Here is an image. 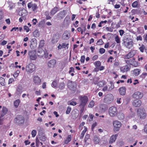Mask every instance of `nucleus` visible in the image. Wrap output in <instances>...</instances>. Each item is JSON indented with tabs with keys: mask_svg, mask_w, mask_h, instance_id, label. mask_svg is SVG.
Listing matches in <instances>:
<instances>
[{
	"mask_svg": "<svg viewBox=\"0 0 147 147\" xmlns=\"http://www.w3.org/2000/svg\"><path fill=\"white\" fill-rule=\"evenodd\" d=\"M71 110V108L69 107H67V110L66 111V114H69Z\"/></svg>",
	"mask_w": 147,
	"mask_h": 147,
	"instance_id": "nucleus-45",
	"label": "nucleus"
},
{
	"mask_svg": "<svg viewBox=\"0 0 147 147\" xmlns=\"http://www.w3.org/2000/svg\"><path fill=\"white\" fill-rule=\"evenodd\" d=\"M56 61L55 59H53L49 61L48 62L47 65L49 67L53 68L55 67L56 63Z\"/></svg>",
	"mask_w": 147,
	"mask_h": 147,
	"instance_id": "nucleus-15",
	"label": "nucleus"
},
{
	"mask_svg": "<svg viewBox=\"0 0 147 147\" xmlns=\"http://www.w3.org/2000/svg\"><path fill=\"white\" fill-rule=\"evenodd\" d=\"M44 52H45V54H44V55H45V58H47L48 57V53H47V50L46 49H45L44 51Z\"/></svg>",
	"mask_w": 147,
	"mask_h": 147,
	"instance_id": "nucleus-53",
	"label": "nucleus"
},
{
	"mask_svg": "<svg viewBox=\"0 0 147 147\" xmlns=\"http://www.w3.org/2000/svg\"><path fill=\"white\" fill-rule=\"evenodd\" d=\"M22 92V88L21 86H18L17 89L16 93L17 94H21Z\"/></svg>",
	"mask_w": 147,
	"mask_h": 147,
	"instance_id": "nucleus-29",
	"label": "nucleus"
},
{
	"mask_svg": "<svg viewBox=\"0 0 147 147\" xmlns=\"http://www.w3.org/2000/svg\"><path fill=\"white\" fill-rule=\"evenodd\" d=\"M90 137V136L88 134H87L85 136L84 138V141L85 142H86V141L88 140V139Z\"/></svg>",
	"mask_w": 147,
	"mask_h": 147,
	"instance_id": "nucleus-50",
	"label": "nucleus"
},
{
	"mask_svg": "<svg viewBox=\"0 0 147 147\" xmlns=\"http://www.w3.org/2000/svg\"><path fill=\"white\" fill-rule=\"evenodd\" d=\"M20 103V100L19 99H17L14 102V106L16 107H17Z\"/></svg>",
	"mask_w": 147,
	"mask_h": 147,
	"instance_id": "nucleus-34",
	"label": "nucleus"
},
{
	"mask_svg": "<svg viewBox=\"0 0 147 147\" xmlns=\"http://www.w3.org/2000/svg\"><path fill=\"white\" fill-rule=\"evenodd\" d=\"M7 43V41L4 40L1 42V44L2 45H4L6 44Z\"/></svg>",
	"mask_w": 147,
	"mask_h": 147,
	"instance_id": "nucleus-62",
	"label": "nucleus"
},
{
	"mask_svg": "<svg viewBox=\"0 0 147 147\" xmlns=\"http://www.w3.org/2000/svg\"><path fill=\"white\" fill-rule=\"evenodd\" d=\"M140 70L139 69H135L134 70V74L135 76H138L140 73Z\"/></svg>",
	"mask_w": 147,
	"mask_h": 147,
	"instance_id": "nucleus-32",
	"label": "nucleus"
},
{
	"mask_svg": "<svg viewBox=\"0 0 147 147\" xmlns=\"http://www.w3.org/2000/svg\"><path fill=\"white\" fill-rule=\"evenodd\" d=\"M85 59V56L84 55L82 56L81 57L80 61L82 63H84Z\"/></svg>",
	"mask_w": 147,
	"mask_h": 147,
	"instance_id": "nucleus-52",
	"label": "nucleus"
},
{
	"mask_svg": "<svg viewBox=\"0 0 147 147\" xmlns=\"http://www.w3.org/2000/svg\"><path fill=\"white\" fill-rule=\"evenodd\" d=\"M137 115L140 119H144L146 116V113L143 109H139L137 111Z\"/></svg>",
	"mask_w": 147,
	"mask_h": 147,
	"instance_id": "nucleus-4",
	"label": "nucleus"
},
{
	"mask_svg": "<svg viewBox=\"0 0 147 147\" xmlns=\"http://www.w3.org/2000/svg\"><path fill=\"white\" fill-rule=\"evenodd\" d=\"M44 40H41L40 41L39 47H41L44 45Z\"/></svg>",
	"mask_w": 147,
	"mask_h": 147,
	"instance_id": "nucleus-56",
	"label": "nucleus"
},
{
	"mask_svg": "<svg viewBox=\"0 0 147 147\" xmlns=\"http://www.w3.org/2000/svg\"><path fill=\"white\" fill-rule=\"evenodd\" d=\"M145 49V46L143 45H142L140 47L139 49L141 52H143Z\"/></svg>",
	"mask_w": 147,
	"mask_h": 147,
	"instance_id": "nucleus-40",
	"label": "nucleus"
},
{
	"mask_svg": "<svg viewBox=\"0 0 147 147\" xmlns=\"http://www.w3.org/2000/svg\"><path fill=\"white\" fill-rule=\"evenodd\" d=\"M45 54L44 51L42 49L41 47H39L38 51V55L40 57H43Z\"/></svg>",
	"mask_w": 147,
	"mask_h": 147,
	"instance_id": "nucleus-21",
	"label": "nucleus"
},
{
	"mask_svg": "<svg viewBox=\"0 0 147 147\" xmlns=\"http://www.w3.org/2000/svg\"><path fill=\"white\" fill-rule=\"evenodd\" d=\"M94 64L95 65V66L96 67V68L95 69V70L96 71H97L98 70H97L96 69H98L99 68V67L101 64V62L99 61H97L94 63Z\"/></svg>",
	"mask_w": 147,
	"mask_h": 147,
	"instance_id": "nucleus-28",
	"label": "nucleus"
},
{
	"mask_svg": "<svg viewBox=\"0 0 147 147\" xmlns=\"http://www.w3.org/2000/svg\"><path fill=\"white\" fill-rule=\"evenodd\" d=\"M113 99L114 97L112 94H108L105 96L104 99V102L106 104H110L112 102Z\"/></svg>",
	"mask_w": 147,
	"mask_h": 147,
	"instance_id": "nucleus-2",
	"label": "nucleus"
},
{
	"mask_svg": "<svg viewBox=\"0 0 147 147\" xmlns=\"http://www.w3.org/2000/svg\"><path fill=\"white\" fill-rule=\"evenodd\" d=\"M3 17V13L2 11H0V20H1Z\"/></svg>",
	"mask_w": 147,
	"mask_h": 147,
	"instance_id": "nucleus-49",
	"label": "nucleus"
},
{
	"mask_svg": "<svg viewBox=\"0 0 147 147\" xmlns=\"http://www.w3.org/2000/svg\"><path fill=\"white\" fill-rule=\"evenodd\" d=\"M69 45L68 44H66L65 43H63L62 44V45L63 46V48H67V49L68 48V45Z\"/></svg>",
	"mask_w": 147,
	"mask_h": 147,
	"instance_id": "nucleus-47",
	"label": "nucleus"
},
{
	"mask_svg": "<svg viewBox=\"0 0 147 147\" xmlns=\"http://www.w3.org/2000/svg\"><path fill=\"white\" fill-rule=\"evenodd\" d=\"M133 97L136 99L141 98L143 96V94L142 93L139 92H135L132 95Z\"/></svg>",
	"mask_w": 147,
	"mask_h": 147,
	"instance_id": "nucleus-11",
	"label": "nucleus"
},
{
	"mask_svg": "<svg viewBox=\"0 0 147 147\" xmlns=\"http://www.w3.org/2000/svg\"><path fill=\"white\" fill-rule=\"evenodd\" d=\"M138 5V2L137 1L134 2L132 4V6L134 7H136Z\"/></svg>",
	"mask_w": 147,
	"mask_h": 147,
	"instance_id": "nucleus-44",
	"label": "nucleus"
},
{
	"mask_svg": "<svg viewBox=\"0 0 147 147\" xmlns=\"http://www.w3.org/2000/svg\"><path fill=\"white\" fill-rule=\"evenodd\" d=\"M117 136L118 135L117 134H116L115 135H113L111 137L110 140L109 141V143L110 144H111L115 142Z\"/></svg>",
	"mask_w": 147,
	"mask_h": 147,
	"instance_id": "nucleus-22",
	"label": "nucleus"
},
{
	"mask_svg": "<svg viewBox=\"0 0 147 147\" xmlns=\"http://www.w3.org/2000/svg\"><path fill=\"white\" fill-rule=\"evenodd\" d=\"M136 39L137 40H142V37L141 36H140L137 37Z\"/></svg>",
	"mask_w": 147,
	"mask_h": 147,
	"instance_id": "nucleus-64",
	"label": "nucleus"
},
{
	"mask_svg": "<svg viewBox=\"0 0 147 147\" xmlns=\"http://www.w3.org/2000/svg\"><path fill=\"white\" fill-rule=\"evenodd\" d=\"M33 81L34 83L36 85H39L41 82V80L38 76H34Z\"/></svg>",
	"mask_w": 147,
	"mask_h": 147,
	"instance_id": "nucleus-19",
	"label": "nucleus"
},
{
	"mask_svg": "<svg viewBox=\"0 0 147 147\" xmlns=\"http://www.w3.org/2000/svg\"><path fill=\"white\" fill-rule=\"evenodd\" d=\"M33 35L35 37H38L40 35L39 32L38 30H36L33 33Z\"/></svg>",
	"mask_w": 147,
	"mask_h": 147,
	"instance_id": "nucleus-31",
	"label": "nucleus"
},
{
	"mask_svg": "<svg viewBox=\"0 0 147 147\" xmlns=\"http://www.w3.org/2000/svg\"><path fill=\"white\" fill-rule=\"evenodd\" d=\"M37 42L36 39L35 38H33L30 41V47L32 49H34L36 47Z\"/></svg>",
	"mask_w": 147,
	"mask_h": 147,
	"instance_id": "nucleus-10",
	"label": "nucleus"
},
{
	"mask_svg": "<svg viewBox=\"0 0 147 147\" xmlns=\"http://www.w3.org/2000/svg\"><path fill=\"white\" fill-rule=\"evenodd\" d=\"M54 88H57V82L56 80L54 81L51 85Z\"/></svg>",
	"mask_w": 147,
	"mask_h": 147,
	"instance_id": "nucleus-35",
	"label": "nucleus"
},
{
	"mask_svg": "<svg viewBox=\"0 0 147 147\" xmlns=\"http://www.w3.org/2000/svg\"><path fill=\"white\" fill-rule=\"evenodd\" d=\"M125 88L124 87L120 88L119 89L120 93L121 95H124L125 93Z\"/></svg>",
	"mask_w": 147,
	"mask_h": 147,
	"instance_id": "nucleus-24",
	"label": "nucleus"
},
{
	"mask_svg": "<svg viewBox=\"0 0 147 147\" xmlns=\"http://www.w3.org/2000/svg\"><path fill=\"white\" fill-rule=\"evenodd\" d=\"M113 125L114 126L113 130L115 131H118L121 126V123L117 120L114 121Z\"/></svg>",
	"mask_w": 147,
	"mask_h": 147,
	"instance_id": "nucleus-6",
	"label": "nucleus"
},
{
	"mask_svg": "<svg viewBox=\"0 0 147 147\" xmlns=\"http://www.w3.org/2000/svg\"><path fill=\"white\" fill-rule=\"evenodd\" d=\"M94 102L93 101H91L90 102L88 107H89L92 108L94 106Z\"/></svg>",
	"mask_w": 147,
	"mask_h": 147,
	"instance_id": "nucleus-39",
	"label": "nucleus"
},
{
	"mask_svg": "<svg viewBox=\"0 0 147 147\" xmlns=\"http://www.w3.org/2000/svg\"><path fill=\"white\" fill-rule=\"evenodd\" d=\"M31 134L32 136L33 137H34L35 136L36 134V130H33L31 132Z\"/></svg>",
	"mask_w": 147,
	"mask_h": 147,
	"instance_id": "nucleus-42",
	"label": "nucleus"
},
{
	"mask_svg": "<svg viewBox=\"0 0 147 147\" xmlns=\"http://www.w3.org/2000/svg\"><path fill=\"white\" fill-rule=\"evenodd\" d=\"M136 53V52L135 50L129 52L128 54L125 55V59H129V58L132 57Z\"/></svg>",
	"mask_w": 147,
	"mask_h": 147,
	"instance_id": "nucleus-16",
	"label": "nucleus"
},
{
	"mask_svg": "<svg viewBox=\"0 0 147 147\" xmlns=\"http://www.w3.org/2000/svg\"><path fill=\"white\" fill-rule=\"evenodd\" d=\"M35 65L33 63H31L28 64L26 67V70L27 72H32L34 70Z\"/></svg>",
	"mask_w": 147,
	"mask_h": 147,
	"instance_id": "nucleus-9",
	"label": "nucleus"
},
{
	"mask_svg": "<svg viewBox=\"0 0 147 147\" xmlns=\"http://www.w3.org/2000/svg\"><path fill=\"white\" fill-rule=\"evenodd\" d=\"M71 140V136L70 135H69L64 141L65 144H68Z\"/></svg>",
	"mask_w": 147,
	"mask_h": 147,
	"instance_id": "nucleus-33",
	"label": "nucleus"
},
{
	"mask_svg": "<svg viewBox=\"0 0 147 147\" xmlns=\"http://www.w3.org/2000/svg\"><path fill=\"white\" fill-rule=\"evenodd\" d=\"M80 107V108L81 109L80 110V112L81 113H82L84 111V107L85 106H79Z\"/></svg>",
	"mask_w": 147,
	"mask_h": 147,
	"instance_id": "nucleus-55",
	"label": "nucleus"
},
{
	"mask_svg": "<svg viewBox=\"0 0 147 147\" xmlns=\"http://www.w3.org/2000/svg\"><path fill=\"white\" fill-rule=\"evenodd\" d=\"M24 30H26L27 32H28L29 31V29L27 26H24Z\"/></svg>",
	"mask_w": 147,
	"mask_h": 147,
	"instance_id": "nucleus-54",
	"label": "nucleus"
},
{
	"mask_svg": "<svg viewBox=\"0 0 147 147\" xmlns=\"http://www.w3.org/2000/svg\"><path fill=\"white\" fill-rule=\"evenodd\" d=\"M0 84L2 86L5 85V79L2 77H0Z\"/></svg>",
	"mask_w": 147,
	"mask_h": 147,
	"instance_id": "nucleus-36",
	"label": "nucleus"
},
{
	"mask_svg": "<svg viewBox=\"0 0 147 147\" xmlns=\"http://www.w3.org/2000/svg\"><path fill=\"white\" fill-rule=\"evenodd\" d=\"M45 14L46 17V18L47 20H49L51 18V17L49 15V13L48 11H46L45 13Z\"/></svg>",
	"mask_w": 147,
	"mask_h": 147,
	"instance_id": "nucleus-38",
	"label": "nucleus"
},
{
	"mask_svg": "<svg viewBox=\"0 0 147 147\" xmlns=\"http://www.w3.org/2000/svg\"><path fill=\"white\" fill-rule=\"evenodd\" d=\"M121 71L123 72H126L128 71L129 70V68L128 66H125L121 67Z\"/></svg>",
	"mask_w": 147,
	"mask_h": 147,
	"instance_id": "nucleus-25",
	"label": "nucleus"
},
{
	"mask_svg": "<svg viewBox=\"0 0 147 147\" xmlns=\"http://www.w3.org/2000/svg\"><path fill=\"white\" fill-rule=\"evenodd\" d=\"M65 87V83L64 82H62L60 84L59 87L60 89H63Z\"/></svg>",
	"mask_w": 147,
	"mask_h": 147,
	"instance_id": "nucleus-41",
	"label": "nucleus"
},
{
	"mask_svg": "<svg viewBox=\"0 0 147 147\" xmlns=\"http://www.w3.org/2000/svg\"><path fill=\"white\" fill-rule=\"evenodd\" d=\"M107 105L104 104H101L99 106L100 111L101 112H105L107 110Z\"/></svg>",
	"mask_w": 147,
	"mask_h": 147,
	"instance_id": "nucleus-17",
	"label": "nucleus"
},
{
	"mask_svg": "<svg viewBox=\"0 0 147 147\" xmlns=\"http://www.w3.org/2000/svg\"><path fill=\"white\" fill-rule=\"evenodd\" d=\"M94 140L96 144L98 143L100 141L99 138L96 136L94 137Z\"/></svg>",
	"mask_w": 147,
	"mask_h": 147,
	"instance_id": "nucleus-37",
	"label": "nucleus"
},
{
	"mask_svg": "<svg viewBox=\"0 0 147 147\" xmlns=\"http://www.w3.org/2000/svg\"><path fill=\"white\" fill-rule=\"evenodd\" d=\"M59 10V8L57 7H54L51 11L50 13L51 15L52 16L55 14L56 12Z\"/></svg>",
	"mask_w": 147,
	"mask_h": 147,
	"instance_id": "nucleus-27",
	"label": "nucleus"
},
{
	"mask_svg": "<svg viewBox=\"0 0 147 147\" xmlns=\"http://www.w3.org/2000/svg\"><path fill=\"white\" fill-rule=\"evenodd\" d=\"M32 22H33V24L35 25L36 24V23L37 22V20L36 19H33L32 20Z\"/></svg>",
	"mask_w": 147,
	"mask_h": 147,
	"instance_id": "nucleus-58",
	"label": "nucleus"
},
{
	"mask_svg": "<svg viewBox=\"0 0 147 147\" xmlns=\"http://www.w3.org/2000/svg\"><path fill=\"white\" fill-rule=\"evenodd\" d=\"M59 38V35L58 33H56L54 35L52 39L51 42L53 43H56Z\"/></svg>",
	"mask_w": 147,
	"mask_h": 147,
	"instance_id": "nucleus-14",
	"label": "nucleus"
},
{
	"mask_svg": "<svg viewBox=\"0 0 147 147\" xmlns=\"http://www.w3.org/2000/svg\"><path fill=\"white\" fill-rule=\"evenodd\" d=\"M36 54V51L35 50H31L29 51V56L31 60H35L36 59L37 56Z\"/></svg>",
	"mask_w": 147,
	"mask_h": 147,
	"instance_id": "nucleus-8",
	"label": "nucleus"
},
{
	"mask_svg": "<svg viewBox=\"0 0 147 147\" xmlns=\"http://www.w3.org/2000/svg\"><path fill=\"white\" fill-rule=\"evenodd\" d=\"M19 72H20V71H18V70L17 71H16V72L13 74V76L15 78L17 77L18 76Z\"/></svg>",
	"mask_w": 147,
	"mask_h": 147,
	"instance_id": "nucleus-51",
	"label": "nucleus"
},
{
	"mask_svg": "<svg viewBox=\"0 0 147 147\" xmlns=\"http://www.w3.org/2000/svg\"><path fill=\"white\" fill-rule=\"evenodd\" d=\"M114 88V86L113 85H111V86L109 87L108 89V91H110L113 89Z\"/></svg>",
	"mask_w": 147,
	"mask_h": 147,
	"instance_id": "nucleus-60",
	"label": "nucleus"
},
{
	"mask_svg": "<svg viewBox=\"0 0 147 147\" xmlns=\"http://www.w3.org/2000/svg\"><path fill=\"white\" fill-rule=\"evenodd\" d=\"M27 6L29 9L32 8L33 11H34L38 8L37 5L35 3H33L32 2L28 3Z\"/></svg>",
	"mask_w": 147,
	"mask_h": 147,
	"instance_id": "nucleus-13",
	"label": "nucleus"
},
{
	"mask_svg": "<svg viewBox=\"0 0 147 147\" xmlns=\"http://www.w3.org/2000/svg\"><path fill=\"white\" fill-rule=\"evenodd\" d=\"M115 40L117 43H119L120 42V39L118 36L117 35L115 37Z\"/></svg>",
	"mask_w": 147,
	"mask_h": 147,
	"instance_id": "nucleus-43",
	"label": "nucleus"
},
{
	"mask_svg": "<svg viewBox=\"0 0 147 147\" xmlns=\"http://www.w3.org/2000/svg\"><path fill=\"white\" fill-rule=\"evenodd\" d=\"M27 11L24 9H23L22 10H20L19 12V15L22 17L26 16L27 15Z\"/></svg>",
	"mask_w": 147,
	"mask_h": 147,
	"instance_id": "nucleus-23",
	"label": "nucleus"
},
{
	"mask_svg": "<svg viewBox=\"0 0 147 147\" xmlns=\"http://www.w3.org/2000/svg\"><path fill=\"white\" fill-rule=\"evenodd\" d=\"M7 111V109L6 107H3L2 108L1 114L0 115V121L2 120L1 119V118L3 117L6 114Z\"/></svg>",
	"mask_w": 147,
	"mask_h": 147,
	"instance_id": "nucleus-18",
	"label": "nucleus"
},
{
	"mask_svg": "<svg viewBox=\"0 0 147 147\" xmlns=\"http://www.w3.org/2000/svg\"><path fill=\"white\" fill-rule=\"evenodd\" d=\"M96 123L95 122L92 125V130H93L94 128L96 126Z\"/></svg>",
	"mask_w": 147,
	"mask_h": 147,
	"instance_id": "nucleus-61",
	"label": "nucleus"
},
{
	"mask_svg": "<svg viewBox=\"0 0 147 147\" xmlns=\"http://www.w3.org/2000/svg\"><path fill=\"white\" fill-rule=\"evenodd\" d=\"M109 113L111 117L115 116L117 113V110L116 107L114 106L110 107L109 109Z\"/></svg>",
	"mask_w": 147,
	"mask_h": 147,
	"instance_id": "nucleus-5",
	"label": "nucleus"
},
{
	"mask_svg": "<svg viewBox=\"0 0 147 147\" xmlns=\"http://www.w3.org/2000/svg\"><path fill=\"white\" fill-rule=\"evenodd\" d=\"M77 104V103L75 101H72L69 103V105L73 106H75Z\"/></svg>",
	"mask_w": 147,
	"mask_h": 147,
	"instance_id": "nucleus-57",
	"label": "nucleus"
},
{
	"mask_svg": "<svg viewBox=\"0 0 147 147\" xmlns=\"http://www.w3.org/2000/svg\"><path fill=\"white\" fill-rule=\"evenodd\" d=\"M16 121L19 124H21L24 123V120L23 116H18L16 118Z\"/></svg>",
	"mask_w": 147,
	"mask_h": 147,
	"instance_id": "nucleus-12",
	"label": "nucleus"
},
{
	"mask_svg": "<svg viewBox=\"0 0 147 147\" xmlns=\"http://www.w3.org/2000/svg\"><path fill=\"white\" fill-rule=\"evenodd\" d=\"M106 29L107 31L110 32H112L113 31V29L110 27H106Z\"/></svg>",
	"mask_w": 147,
	"mask_h": 147,
	"instance_id": "nucleus-59",
	"label": "nucleus"
},
{
	"mask_svg": "<svg viewBox=\"0 0 147 147\" xmlns=\"http://www.w3.org/2000/svg\"><path fill=\"white\" fill-rule=\"evenodd\" d=\"M118 118L120 120H123L124 118V115L122 113H119L118 114Z\"/></svg>",
	"mask_w": 147,
	"mask_h": 147,
	"instance_id": "nucleus-30",
	"label": "nucleus"
},
{
	"mask_svg": "<svg viewBox=\"0 0 147 147\" xmlns=\"http://www.w3.org/2000/svg\"><path fill=\"white\" fill-rule=\"evenodd\" d=\"M67 86L70 90H76V82L69 80L67 83Z\"/></svg>",
	"mask_w": 147,
	"mask_h": 147,
	"instance_id": "nucleus-7",
	"label": "nucleus"
},
{
	"mask_svg": "<svg viewBox=\"0 0 147 147\" xmlns=\"http://www.w3.org/2000/svg\"><path fill=\"white\" fill-rule=\"evenodd\" d=\"M98 45H101L103 44V42L102 39L99 40L97 42Z\"/></svg>",
	"mask_w": 147,
	"mask_h": 147,
	"instance_id": "nucleus-46",
	"label": "nucleus"
},
{
	"mask_svg": "<svg viewBox=\"0 0 147 147\" xmlns=\"http://www.w3.org/2000/svg\"><path fill=\"white\" fill-rule=\"evenodd\" d=\"M142 103L141 101L139 100H135L133 102V105L136 107H139Z\"/></svg>",
	"mask_w": 147,
	"mask_h": 147,
	"instance_id": "nucleus-20",
	"label": "nucleus"
},
{
	"mask_svg": "<svg viewBox=\"0 0 147 147\" xmlns=\"http://www.w3.org/2000/svg\"><path fill=\"white\" fill-rule=\"evenodd\" d=\"M80 101L79 106H85L88 101V98L87 96H81L79 97Z\"/></svg>",
	"mask_w": 147,
	"mask_h": 147,
	"instance_id": "nucleus-3",
	"label": "nucleus"
},
{
	"mask_svg": "<svg viewBox=\"0 0 147 147\" xmlns=\"http://www.w3.org/2000/svg\"><path fill=\"white\" fill-rule=\"evenodd\" d=\"M69 33L65 32L63 34L62 38L64 40H67L69 38Z\"/></svg>",
	"mask_w": 147,
	"mask_h": 147,
	"instance_id": "nucleus-26",
	"label": "nucleus"
},
{
	"mask_svg": "<svg viewBox=\"0 0 147 147\" xmlns=\"http://www.w3.org/2000/svg\"><path fill=\"white\" fill-rule=\"evenodd\" d=\"M123 41V44L128 49H130L133 46L134 42L131 39L125 37Z\"/></svg>",
	"mask_w": 147,
	"mask_h": 147,
	"instance_id": "nucleus-1",
	"label": "nucleus"
},
{
	"mask_svg": "<svg viewBox=\"0 0 147 147\" xmlns=\"http://www.w3.org/2000/svg\"><path fill=\"white\" fill-rule=\"evenodd\" d=\"M14 81V79L13 78H10L9 80L8 84H10L11 83Z\"/></svg>",
	"mask_w": 147,
	"mask_h": 147,
	"instance_id": "nucleus-63",
	"label": "nucleus"
},
{
	"mask_svg": "<svg viewBox=\"0 0 147 147\" xmlns=\"http://www.w3.org/2000/svg\"><path fill=\"white\" fill-rule=\"evenodd\" d=\"M105 52V50L103 48H100L99 49V53L101 54L104 53Z\"/></svg>",
	"mask_w": 147,
	"mask_h": 147,
	"instance_id": "nucleus-48",
	"label": "nucleus"
}]
</instances>
